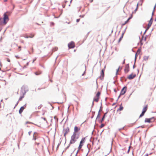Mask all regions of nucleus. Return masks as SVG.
Masks as SVG:
<instances>
[{
  "instance_id": "nucleus-11",
  "label": "nucleus",
  "mask_w": 156,
  "mask_h": 156,
  "mask_svg": "<svg viewBox=\"0 0 156 156\" xmlns=\"http://www.w3.org/2000/svg\"><path fill=\"white\" fill-rule=\"evenodd\" d=\"M136 76V75H133L132 74H131L128 76V78L129 80H131L134 78Z\"/></svg>"
},
{
  "instance_id": "nucleus-7",
  "label": "nucleus",
  "mask_w": 156,
  "mask_h": 156,
  "mask_svg": "<svg viewBox=\"0 0 156 156\" xmlns=\"http://www.w3.org/2000/svg\"><path fill=\"white\" fill-rule=\"evenodd\" d=\"M68 47L69 48H73L75 47L74 43L73 42L71 41L68 44Z\"/></svg>"
},
{
  "instance_id": "nucleus-45",
  "label": "nucleus",
  "mask_w": 156,
  "mask_h": 156,
  "mask_svg": "<svg viewBox=\"0 0 156 156\" xmlns=\"http://www.w3.org/2000/svg\"><path fill=\"white\" fill-rule=\"evenodd\" d=\"M121 95H120H120H119V96L118 97V99H117V100H118L120 98V96H121Z\"/></svg>"
},
{
  "instance_id": "nucleus-8",
  "label": "nucleus",
  "mask_w": 156,
  "mask_h": 156,
  "mask_svg": "<svg viewBox=\"0 0 156 156\" xmlns=\"http://www.w3.org/2000/svg\"><path fill=\"white\" fill-rule=\"evenodd\" d=\"M124 71L126 73H127L129 71V66L128 64L125 66Z\"/></svg>"
},
{
  "instance_id": "nucleus-40",
  "label": "nucleus",
  "mask_w": 156,
  "mask_h": 156,
  "mask_svg": "<svg viewBox=\"0 0 156 156\" xmlns=\"http://www.w3.org/2000/svg\"><path fill=\"white\" fill-rule=\"evenodd\" d=\"M124 34V32L122 33L121 37H123Z\"/></svg>"
},
{
  "instance_id": "nucleus-49",
  "label": "nucleus",
  "mask_w": 156,
  "mask_h": 156,
  "mask_svg": "<svg viewBox=\"0 0 156 156\" xmlns=\"http://www.w3.org/2000/svg\"><path fill=\"white\" fill-rule=\"evenodd\" d=\"M7 61L8 62H10V60L9 58H7Z\"/></svg>"
},
{
  "instance_id": "nucleus-21",
  "label": "nucleus",
  "mask_w": 156,
  "mask_h": 156,
  "mask_svg": "<svg viewBox=\"0 0 156 156\" xmlns=\"http://www.w3.org/2000/svg\"><path fill=\"white\" fill-rule=\"evenodd\" d=\"M100 95V92L99 91L98 92L96 95V97H99Z\"/></svg>"
},
{
  "instance_id": "nucleus-19",
  "label": "nucleus",
  "mask_w": 156,
  "mask_h": 156,
  "mask_svg": "<svg viewBox=\"0 0 156 156\" xmlns=\"http://www.w3.org/2000/svg\"><path fill=\"white\" fill-rule=\"evenodd\" d=\"M147 107L146 106L143 108L142 111L144 112H146V111H147Z\"/></svg>"
},
{
  "instance_id": "nucleus-6",
  "label": "nucleus",
  "mask_w": 156,
  "mask_h": 156,
  "mask_svg": "<svg viewBox=\"0 0 156 156\" xmlns=\"http://www.w3.org/2000/svg\"><path fill=\"white\" fill-rule=\"evenodd\" d=\"M153 22V17H151L150 21H149L147 27V30H148L149 28L150 27Z\"/></svg>"
},
{
  "instance_id": "nucleus-9",
  "label": "nucleus",
  "mask_w": 156,
  "mask_h": 156,
  "mask_svg": "<svg viewBox=\"0 0 156 156\" xmlns=\"http://www.w3.org/2000/svg\"><path fill=\"white\" fill-rule=\"evenodd\" d=\"M26 106V104L25 105L21 107L19 111V113L20 114H21L23 112V110L25 108Z\"/></svg>"
},
{
  "instance_id": "nucleus-42",
  "label": "nucleus",
  "mask_w": 156,
  "mask_h": 156,
  "mask_svg": "<svg viewBox=\"0 0 156 156\" xmlns=\"http://www.w3.org/2000/svg\"><path fill=\"white\" fill-rule=\"evenodd\" d=\"M80 19H77L76 20V22H77V23L78 22L80 21Z\"/></svg>"
},
{
  "instance_id": "nucleus-1",
  "label": "nucleus",
  "mask_w": 156,
  "mask_h": 156,
  "mask_svg": "<svg viewBox=\"0 0 156 156\" xmlns=\"http://www.w3.org/2000/svg\"><path fill=\"white\" fill-rule=\"evenodd\" d=\"M78 136H77L76 133H73V135L71 136V139L70 141V144H74L78 138Z\"/></svg>"
},
{
  "instance_id": "nucleus-48",
  "label": "nucleus",
  "mask_w": 156,
  "mask_h": 156,
  "mask_svg": "<svg viewBox=\"0 0 156 156\" xmlns=\"http://www.w3.org/2000/svg\"><path fill=\"white\" fill-rule=\"evenodd\" d=\"M41 118H42V119H43L44 120H45V121L46 120V119L45 118H43V117H42Z\"/></svg>"
},
{
  "instance_id": "nucleus-32",
  "label": "nucleus",
  "mask_w": 156,
  "mask_h": 156,
  "mask_svg": "<svg viewBox=\"0 0 156 156\" xmlns=\"http://www.w3.org/2000/svg\"><path fill=\"white\" fill-rule=\"evenodd\" d=\"M71 144H69V145L66 148V150L68 149V148H69V147H70V145Z\"/></svg>"
},
{
  "instance_id": "nucleus-60",
  "label": "nucleus",
  "mask_w": 156,
  "mask_h": 156,
  "mask_svg": "<svg viewBox=\"0 0 156 156\" xmlns=\"http://www.w3.org/2000/svg\"><path fill=\"white\" fill-rule=\"evenodd\" d=\"M93 0H90V2H93Z\"/></svg>"
},
{
  "instance_id": "nucleus-44",
  "label": "nucleus",
  "mask_w": 156,
  "mask_h": 156,
  "mask_svg": "<svg viewBox=\"0 0 156 156\" xmlns=\"http://www.w3.org/2000/svg\"><path fill=\"white\" fill-rule=\"evenodd\" d=\"M24 37L26 38H29V36H26Z\"/></svg>"
},
{
  "instance_id": "nucleus-61",
  "label": "nucleus",
  "mask_w": 156,
  "mask_h": 156,
  "mask_svg": "<svg viewBox=\"0 0 156 156\" xmlns=\"http://www.w3.org/2000/svg\"><path fill=\"white\" fill-rule=\"evenodd\" d=\"M135 68V64L133 66V68L134 69Z\"/></svg>"
},
{
  "instance_id": "nucleus-47",
  "label": "nucleus",
  "mask_w": 156,
  "mask_h": 156,
  "mask_svg": "<svg viewBox=\"0 0 156 156\" xmlns=\"http://www.w3.org/2000/svg\"><path fill=\"white\" fill-rule=\"evenodd\" d=\"M125 59H124V61H123V62H122V64H125Z\"/></svg>"
},
{
  "instance_id": "nucleus-41",
  "label": "nucleus",
  "mask_w": 156,
  "mask_h": 156,
  "mask_svg": "<svg viewBox=\"0 0 156 156\" xmlns=\"http://www.w3.org/2000/svg\"><path fill=\"white\" fill-rule=\"evenodd\" d=\"M35 133H34V134H35ZM33 139H34V140H36V138H35V137H34V138H33Z\"/></svg>"
},
{
  "instance_id": "nucleus-51",
  "label": "nucleus",
  "mask_w": 156,
  "mask_h": 156,
  "mask_svg": "<svg viewBox=\"0 0 156 156\" xmlns=\"http://www.w3.org/2000/svg\"><path fill=\"white\" fill-rule=\"evenodd\" d=\"M79 149H78V150L77 151L76 153V156L77 155V154H78V152H79Z\"/></svg>"
},
{
  "instance_id": "nucleus-14",
  "label": "nucleus",
  "mask_w": 156,
  "mask_h": 156,
  "mask_svg": "<svg viewBox=\"0 0 156 156\" xmlns=\"http://www.w3.org/2000/svg\"><path fill=\"white\" fill-rule=\"evenodd\" d=\"M79 129H78V127L76 126H75L74 127V132H73V133H76L77 132H78Z\"/></svg>"
},
{
  "instance_id": "nucleus-20",
  "label": "nucleus",
  "mask_w": 156,
  "mask_h": 156,
  "mask_svg": "<svg viewBox=\"0 0 156 156\" xmlns=\"http://www.w3.org/2000/svg\"><path fill=\"white\" fill-rule=\"evenodd\" d=\"M123 108L122 106H120V108L118 109L117 111H122L123 110Z\"/></svg>"
},
{
  "instance_id": "nucleus-18",
  "label": "nucleus",
  "mask_w": 156,
  "mask_h": 156,
  "mask_svg": "<svg viewBox=\"0 0 156 156\" xmlns=\"http://www.w3.org/2000/svg\"><path fill=\"white\" fill-rule=\"evenodd\" d=\"M156 5H155L154 8V9H153V12H152V16H153V15H154V11H155V8H156Z\"/></svg>"
},
{
  "instance_id": "nucleus-35",
  "label": "nucleus",
  "mask_w": 156,
  "mask_h": 156,
  "mask_svg": "<svg viewBox=\"0 0 156 156\" xmlns=\"http://www.w3.org/2000/svg\"><path fill=\"white\" fill-rule=\"evenodd\" d=\"M36 59L37 58H34L33 60V62L32 63H33L34 61L36 60Z\"/></svg>"
},
{
  "instance_id": "nucleus-24",
  "label": "nucleus",
  "mask_w": 156,
  "mask_h": 156,
  "mask_svg": "<svg viewBox=\"0 0 156 156\" xmlns=\"http://www.w3.org/2000/svg\"><path fill=\"white\" fill-rule=\"evenodd\" d=\"M58 49V48L57 47H55V48H53L52 50L53 51H56Z\"/></svg>"
},
{
  "instance_id": "nucleus-37",
  "label": "nucleus",
  "mask_w": 156,
  "mask_h": 156,
  "mask_svg": "<svg viewBox=\"0 0 156 156\" xmlns=\"http://www.w3.org/2000/svg\"><path fill=\"white\" fill-rule=\"evenodd\" d=\"M124 129V127H122V128H120V129H119V130L120 131H121V130L123 129Z\"/></svg>"
},
{
  "instance_id": "nucleus-50",
  "label": "nucleus",
  "mask_w": 156,
  "mask_h": 156,
  "mask_svg": "<svg viewBox=\"0 0 156 156\" xmlns=\"http://www.w3.org/2000/svg\"><path fill=\"white\" fill-rule=\"evenodd\" d=\"M18 48H19V49H20V50L19 51H20L21 50V47L20 46H19L18 47Z\"/></svg>"
},
{
  "instance_id": "nucleus-28",
  "label": "nucleus",
  "mask_w": 156,
  "mask_h": 156,
  "mask_svg": "<svg viewBox=\"0 0 156 156\" xmlns=\"http://www.w3.org/2000/svg\"><path fill=\"white\" fill-rule=\"evenodd\" d=\"M104 126H105V124L103 123H102L101 124V125L100 126V128H102Z\"/></svg>"
},
{
  "instance_id": "nucleus-22",
  "label": "nucleus",
  "mask_w": 156,
  "mask_h": 156,
  "mask_svg": "<svg viewBox=\"0 0 156 156\" xmlns=\"http://www.w3.org/2000/svg\"><path fill=\"white\" fill-rule=\"evenodd\" d=\"M41 72H37L35 73V74L36 75H38L40 74H41Z\"/></svg>"
},
{
  "instance_id": "nucleus-27",
  "label": "nucleus",
  "mask_w": 156,
  "mask_h": 156,
  "mask_svg": "<svg viewBox=\"0 0 156 156\" xmlns=\"http://www.w3.org/2000/svg\"><path fill=\"white\" fill-rule=\"evenodd\" d=\"M128 22V20H126V21L125 23H122V26H123V25H125L127 22Z\"/></svg>"
},
{
  "instance_id": "nucleus-16",
  "label": "nucleus",
  "mask_w": 156,
  "mask_h": 156,
  "mask_svg": "<svg viewBox=\"0 0 156 156\" xmlns=\"http://www.w3.org/2000/svg\"><path fill=\"white\" fill-rule=\"evenodd\" d=\"M99 99V97L94 98L93 101H95L96 102H98V101Z\"/></svg>"
},
{
  "instance_id": "nucleus-59",
  "label": "nucleus",
  "mask_w": 156,
  "mask_h": 156,
  "mask_svg": "<svg viewBox=\"0 0 156 156\" xmlns=\"http://www.w3.org/2000/svg\"><path fill=\"white\" fill-rule=\"evenodd\" d=\"M85 72V71L82 74V76H83L84 75Z\"/></svg>"
},
{
  "instance_id": "nucleus-29",
  "label": "nucleus",
  "mask_w": 156,
  "mask_h": 156,
  "mask_svg": "<svg viewBox=\"0 0 156 156\" xmlns=\"http://www.w3.org/2000/svg\"><path fill=\"white\" fill-rule=\"evenodd\" d=\"M122 38H123V37H120V38H119V41H118V42H120L121 41V40L122 39Z\"/></svg>"
},
{
  "instance_id": "nucleus-36",
  "label": "nucleus",
  "mask_w": 156,
  "mask_h": 156,
  "mask_svg": "<svg viewBox=\"0 0 156 156\" xmlns=\"http://www.w3.org/2000/svg\"><path fill=\"white\" fill-rule=\"evenodd\" d=\"M119 68H120V67H119V69L117 70V71H116V74H117L118 73V72L119 71Z\"/></svg>"
},
{
  "instance_id": "nucleus-25",
  "label": "nucleus",
  "mask_w": 156,
  "mask_h": 156,
  "mask_svg": "<svg viewBox=\"0 0 156 156\" xmlns=\"http://www.w3.org/2000/svg\"><path fill=\"white\" fill-rule=\"evenodd\" d=\"M34 36V35L33 34H30L29 36V38H33Z\"/></svg>"
},
{
  "instance_id": "nucleus-5",
  "label": "nucleus",
  "mask_w": 156,
  "mask_h": 156,
  "mask_svg": "<svg viewBox=\"0 0 156 156\" xmlns=\"http://www.w3.org/2000/svg\"><path fill=\"white\" fill-rule=\"evenodd\" d=\"M127 87L126 86L124 87L121 90V92H120V95H123L126 92V91L127 90Z\"/></svg>"
},
{
  "instance_id": "nucleus-64",
  "label": "nucleus",
  "mask_w": 156,
  "mask_h": 156,
  "mask_svg": "<svg viewBox=\"0 0 156 156\" xmlns=\"http://www.w3.org/2000/svg\"><path fill=\"white\" fill-rule=\"evenodd\" d=\"M7 0H4V1L5 2H7Z\"/></svg>"
},
{
  "instance_id": "nucleus-2",
  "label": "nucleus",
  "mask_w": 156,
  "mask_h": 156,
  "mask_svg": "<svg viewBox=\"0 0 156 156\" xmlns=\"http://www.w3.org/2000/svg\"><path fill=\"white\" fill-rule=\"evenodd\" d=\"M6 20L8 21L9 18L7 15L6 14V13H5L4 14V18H3V22H1L3 23H4L5 24L7 23Z\"/></svg>"
},
{
  "instance_id": "nucleus-10",
  "label": "nucleus",
  "mask_w": 156,
  "mask_h": 156,
  "mask_svg": "<svg viewBox=\"0 0 156 156\" xmlns=\"http://www.w3.org/2000/svg\"><path fill=\"white\" fill-rule=\"evenodd\" d=\"M104 76V70L102 69L101 73V76H100V78L101 79V80H102L103 79Z\"/></svg>"
},
{
  "instance_id": "nucleus-54",
  "label": "nucleus",
  "mask_w": 156,
  "mask_h": 156,
  "mask_svg": "<svg viewBox=\"0 0 156 156\" xmlns=\"http://www.w3.org/2000/svg\"><path fill=\"white\" fill-rule=\"evenodd\" d=\"M54 23L53 22H52L51 23V24L53 25H54Z\"/></svg>"
},
{
  "instance_id": "nucleus-12",
  "label": "nucleus",
  "mask_w": 156,
  "mask_h": 156,
  "mask_svg": "<svg viewBox=\"0 0 156 156\" xmlns=\"http://www.w3.org/2000/svg\"><path fill=\"white\" fill-rule=\"evenodd\" d=\"M107 112L104 114V115L103 116V117L101 119V120H100V122L102 123V122H103L104 121V120L105 119L106 115V114H107Z\"/></svg>"
},
{
  "instance_id": "nucleus-33",
  "label": "nucleus",
  "mask_w": 156,
  "mask_h": 156,
  "mask_svg": "<svg viewBox=\"0 0 156 156\" xmlns=\"http://www.w3.org/2000/svg\"><path fill=\"white\" fill-rule=\"evenodd\" d=\"M71 144H69V145L66 148V150L68 149V148H69V147H70V145Z\"/></svg>"
},
{
  "instance_id": "nucleus-30",
  "label": "nucleus",
  "mask_w": 156,
  "mask_h": 156,
  "mask_svg": "<svg viewBox=\"0 0 156 156\" xmlns=\"http://www.w3.org/2000/svg\"><path fill=\"white\" fill-rule=\"evenodd\" d=\"M94 101H93V102H92V106H91V108H93V106H94Z\"/></svg>"
},
{
  "instance_id": "nucleus-23",
  "label": "nucleus",
  "mask_w": 156,
  "mask_h": 156,
  "mask_svg": "<svg viewBox=\"0 0 156 156\" xmlns=\"http://www.w3.org/2000/svg\"><path fill=\"white\" fill-rule=\"evenodd\" d=\"M145 113V112H144L142 111L141 113V114L140 116V117H141L142 116H143L144 115Z\"/></svg>"
},
{
  "instance_id": "nucleus-15",
  "label": "nucleus",
  "mask_w": 156,
  "mask_h": 156,
  "mask_svg": "<svg viewBox=\"0 0 156 156\" xmlns=\"http://www.w3.org/2000/svg\"><path fill=\"white\" fill-rule=\"evenodd\" d=\"M149 58V56H144L143 57V59L144 61L147 60Z\"/></svg>"
},
{
  "instance_id": "nucleus-53",
  "label": "nucleus",
  "mask_w": 156,
  "mask_h": 156,
  "mask_svg": "<svg viewBox=\"0 0 156 156\" xmlns=\"http://www.w3.org/2000/svg\"><path fill=\"white\" fill-rule=\"evenodd\" d=\"M101 110H99L98 112V113H100V112H101Z\"/></svg>"
},
{
  "instance_id": "nucleus-34",
  "label": "nucleus",
  "mask_w": 156,
  "mask_h": 156,
  "mask_svg": "<svg viewBox=\"0 0 156 156\" xmlns=\"http://www.w3.org/2000/svg\"><path fill=\"white\" fill-rule=\"evenodd\" d=\"M140 49H139L137 51V53H140Z\"/></svg>"
},
{
  "instance_id": "nucleus-26",
  "label": "nucleus",
  "mask_w": 156,
  "mask_h": 156,
  "mask_svg": "<svg viewBox=\"0 0 156 156\" xmlns=\"http://www.w3.org/2000/svg\"><path fill=\"white\" fill-rule=\"evenodd\" d=\"M100 117V113H98V115L97 117V119H98V118H99Z\"/></svg>"
},
{
  "instance_id": "nucleus-55",
  "label": "nucleus",
  "mask_w": 156,
  "mask_h": 156,
  "mask_svg": "<svg viewBox=\"0 0 156 156\" xmlns=\"http://www.w3.org/2000/svg\"><path fill=\"white\" fill-rule=\"evenodd\" d=\"M148 154H146L144 156H148Z\"/></svg>"
},
{
  "instance_id": "nucleus-58",
  "label": "nucleus",
  "mask_w": 156,
  "mask_h": 156,
  "mask_svg": "<svg viewBox=\"0 0 156 156\" xmlns=\"http://www.w3.org/2000/svg\"><path fill=\"white\" fill-rule=\"evenodd\" d=\"M114 91L115 92H116V90L115 89H114Z\"/></svg>"
},
{
  "instance_id": "nucleus-3",
  "label": "nucleus",
  "mask_w": 156,
  "mask_h": 156,
  "mask_svg": "<svg viewBox=\"0 0 156 156\" xmlns=\"http://www.w3.org/2000/svg\"><path fill=\"white\" fill-rule=\"evenodd\" d=\"M155 119L154 117H152L150 118H146L145 120V122H147L149 123L155 121Z\"/></svg>"
},
{
  "instance_id": "nucleus-52",
  "label": "nucleus",
  "mask_w": 156,
  "mask_h": 156,
  "mask_svg": "<svg viewBox=\"0 0 156 156\" xmlns=\"http://www.w3.org/2000/svg\"><path fill=\"white\" fill-rule=\"evenodd\" d=\"M147 30V28L146 29L145 32H144V34L146 33V32L148 30Z\"/></svg>"
},
{
  "instance_id": "nucleus-46",
  "label": "nucleus",
  "mask_w": 156,
  "mask_h": 156,
  "mask_svg": "<svg viewBox=\"0 0 156 156\" xmlns=\"http://www.w3.org/2000/svg\"><path fill=\"white\" fill-rule=\"evenodd\" d=\"M95 113V112H92V115H94Z\"/></svg>"
},
{
  "instance_id": "nucleus-39",
  "label": "nucleus",
  "mask_w": 156,
  "mask_h": 156,
  "mask_svg": "<svg viewBox=\"0 0 156 156\" xmlns=\"http://www.w3.org/2000/svg\"><path fill=\"white\" fill-rule=\"evenodd\" d=\"M130 146H129V149L128 150V151H127V152L128 153L129 152V150H130Z\"/></svg>"
},
{
  "instance_id": "nucleus-62",
  "label": "nucleus",
  "mask_w": 156,
  "mask_h": 156,
  "mask_svg": "<svg viewBox=\"0 0 156 156\" xmlns=\"http://www.w3.org/2000/svg\"><path fill=\"white\" fill-rule=\"evenodd\" d=\"M102 108V106H101V107H100V110H101V108Z\"/></svg>"
},
{
  "instance_id": "nucleus-31",
  "label": "nucleus",
  "mask_w": 156,
  "mask_h": 156,
  "mask_svg": "<svg viewBox=\"0 0 156 156\" xmlns=\"http://www.w3.org/2000/svg\"><path fill=\"white\" fill-rule=\"evenodd\" d=\"M18 103H19V101H17V102L16 104L15 107H14V108H16V106L18 104Z\"/></svg>"
},
{
  "instance_id": "nucleus-13",
  "label": "nucleus",
  "mask_w": 156,
  "mask_h": 156,
  "mask_svg": "<svg viewBox=\"0 0 156 156\" xmlns=\"http://www.w3.org/2000/svg\"><path fill=\"white\" fill-rule=\"evenodd\" d=\"M69 128L68 127H67V128L65 129V133L64 134V136L65 137L66 136V134L69 132Z\"/></svg>"
},
{
  "instance_id": "nucleus-43",
  "label": "nucleus",
  "mask_w": 156,
  "mask_h": 156,
  "mask_svg": "<svg viewBox=\"0 0 156 156\" xmlns=\"http://www.w3.org/2000/svg\"><path fill=\"white\" fill-rule=\"evenodd\" d=\"M31 132H32L31 131H29L28 132V134H29V135H30Z\"/></svg>"
},
{
  "instance_id": "nucleus-56",
  "label": "nucleus",
  "mask_w": 156,
  "mask_h": 156,
  "mask_svg": "<svg viewBox=\"0 0 156 156\" xmlns=\"http://www.w3.org/2000/svg\"><path fill=\"white\" fill-rule=\"evenodd\" d=\"M131 19V18L130 17H129V18L127 20H128V21H129V20Z\"/></svg>"
},
{
  "instance_id": "nucleus-17",
  "label": "nucleus",
  "mask_w": 156,
  "mask_h": 156,
  "mask_svg": "<svg viewBox=\"0 0 156 156\" xmlns=\"http://www.w3.org/2000/svg\"><path fill=\"white\" fill-rule=\"evenodd\" d=\"M26 93V92H25V93H24V94H23V95L22 96H20V98L19 99V101H21L22 99L24 98V94L25 93Z\"/></svg>"
},
{
  "instance_id": "nucleus-38",
  "label": "nucleus",
  "mask_w": 156,
  "mask_h": 156,
  "mask_svg": "<svg viewBox=\"0 0 156 156\" xmlns=\"http://www.w3.org/2000/svg\"><path fill=\"white\" fill-rule=\"evenodd\" d=\"M136 55H135V61H136Z\"/></svg>"
},
{
  "instance_id": "nucleus-63",
  "label": "nucleus",
  "mask_w": 156,
  "mask_h": 156,
  "mask_svg": "<svg viewBox=\"0 0 156 156\" xmlns=\"http://www.w3.org/2000/svg\"><path fill=\"white\" fill-rule=\"evenodd\" d=\"M94 116V115H92V116L91 117V118L92 119V118H93Z\"/></svg>"
},
{
  "instance_id": "nucleus-4",
  "label": "nucleus",
  "mask_w": 156,
  "mask_h": 156,
  "mask_svg": "<svg viewBox=\"0 0 156 156\" xmlns=\"http://www.w3.org/2000/svg\"><path fill=\"white\" fill-rule=\"evenodd\" d=\"M85 141V138H82L80 142L79 146L78 147V149L80 150L81 148L82 147L83 145V144L84 143Z\"/></svg>"
},
{
  "instance_id": "nucleus-57",
  "label": "nucleus",
  "mask_w": 156,
  "mask_h": 156,
  "mask_svg": "<svg viewBox=\"0 0 156 156\" xmlns=\"http://www.w3.org/2000/svg\"><path fill=\"white\" fill-rule=\"evenodd\" d=\"M138 4H137V7H136V9L135 10H136L137 9V7H138Z\"/></svg>"
}]
</instances>
